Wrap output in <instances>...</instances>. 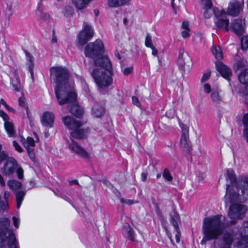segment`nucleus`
<instances>
[{"label":"nucleus","mask_w":248,"mask_h":248,"mask_svg":"<svg viewBox=\"0 0 248 248\" xmlns=\"http://www.w3.org/2000/svg\"><path fill=\"white\" fill-rule=\"evenodd\" d=\"M104 52L103 43L100 39L89 43L84 50L86 57L94 59V64L97 67L91 74L98 86L102 89L108 87L112 81V64L108 56L103 55Z\"/></svg>","instance_id":"1"},{"label":"nucleus","mask_w":248,"mask_h":248,"mask_svg":"<svg viewBox=\"0 0 248 248\" xmlns=\"http://www.w3.org/2000/svg\"><path fill=\"white\" fill-rule=\"evenodd\" d=\"M222 218L221 215H217L204 219L202 226L203 237L201 242V245H205L207 241L216 240L222 235L224 243L226 246L230 247L235 239H239L233 230L225 228L222 222Z\"/></svg>","instance_id":"2"},{"label":"nucleus","mask_w":248,"mask_h":248,"mask_svg":"<svg viewBox=\"0 0 248 248\" xmlns=\"http://www.w3.org/2000/svg\"><path fill=\"white\" fill-rule=\"evenodd\" d=\"M51 74L54 76L57 84L55 94L60 105L73 102L77 99V94L74 91L73 84L68 81L69 72L63 67L53 68Z\"/></svg>","instance_id":"3"},{"label":"nucleus","mask_w":248,"mask_h":248,"mask_svg":"<svg viewBox=\"0 0 248 248\" xmlns=\"http://www.w3.org/2000/svg\"><path fill=\"white\" fill-rule=\"evenodd\" d=\"M224 199L230 203L243 202L248 199V176L242 178L238 182L237 189L235 188V186L226 184Z\"/></svg>","instance_id":"4"},{"label":"nucleus","mask_w":248,"mask_h":248,"mask_svg":"<svg viewBox=\"0 0 248 248\" xmlns=\"http://www.w3.org/2000/svg\"><path fill=\"white\" fill-rule=\"evenodd\" d=\"M0 227V248H17L16 241L12 230L8 228L10 221L7 218H4Z\"/></svg>","instance_id":"5"},{"label":"nucleus","mask_w":248,"mask_h":248,"mask_svg":"<svg viewBox=\"0 0 248 248\" xmlns=\"http://www.w3.org/2000/svg\"><path fill=\"white\" fill-rule=\"evenodd\" d=\"M248 209L247 207L242 204L234 203L229 208L228 215L232 219H241Z\"/></svg>","instance_id":"6"},{"label":"nucleus","mask_w":248,"mask_h":248,"mask_svg":"<svg viewBox=\"0 0 248 248\" xmlns=\"http://www.w3.org/2000/svg\"><path fill=\"white\" fill-rule=\"evenodd\" d=\"M214 15L217 19L215 22L217 29L228 32L229 30V20L223 18V16L226 15L225 12L224 10L215 11Z\"/></svg>","instance_id":"7"},{"label":"nucleus","mask_w":248,"mask_h":248,"mask_svg":"<svg viewBox=\"0 0 248 248\" xmlns=\"http://www.w3.org/2000/svg\"><path fill=\"white\" fill-rule=\"evenodd\" d=\"M20 141L26 148L30 158L33 161H35V154L34 153V147L35 146L34 139L28 137L26 139L23 136L20 137Z\"/></svg>","instance_id":"8"},{"label":"nucleus","mask_w":248,"mask_h":248,"mask_svg":"<svg viewBox=\"0 0 248 248\" xmlns=\"http://www.w3.org/2000/svg\"><path fill=\"white\" fill-rule=\"evenodd\" d=\"M68 147L72 153L80 157L87 159L90 158V154L83 148L79 143L71 140V142L69 143Z\"/></svg>","instance_id":"9"},{"label":"nucleus","mask_w":248,"mask_h":248,"mask_svg":"<svg viewBox=\"0 0 248 248\" xmlns=\"http://www.w3.org/2000/svg\"><path fill=\"white\" fill-rule=\"evenodd\" d=\"M68 147L72 153L80 157L87 159L90 158V154L83 148L79 143L71 140V142L69 143Z\"/></svg>","instance_id":"10"},{"label":"nucleus","mask_w":248,"mask_h":248,"mask_svg":"<svg viewBox=\"0 0 248 248\" xmlns=\"http://www.w3.org/2000/svg\"><path fill=\"white\" fill-rule=\"evenodd\" d=\"M94 31L91 26L84 24L83 28L78 35V43L81 46L85 44L93 36Z\"/></svg>","instance_id":"11"},{"label":"nucleus","mask_w":248,"mask_h":248,"mask_svg":"<svg viewBox=\"0 0 248 248\" xmlns=\"http://www.w3.org/2000/svg\"><path fill=\"white\" fill-rule=\"evenodd\" d=\"M203 92L206 93L210 94V98L214 104H219L222 102V97L220 95L217 89H211V86L208 83H204L203 85Z\"/></svg>","instance_id":"12"},{"label":"nucleus","mask_w":248,"mask_h":248,"mask_svg":"<svg viewBox=\"0 0 248 248\" xmlns=\"http://www.w3.org/2000/svg\"><path fill=\"white\" fill-rule=\"evenodd\" d=\"M17 162L13 157H9L3 167L0 169L1 173L5 175H9L14 172L17 168Z\"/></svg>","instance_id":"13"},{"label":"nucleus","mask_w":248,"mask_h":248,"mask_svg":"<svg viewBox=\"0 0 248 248\" xmlns=\"http://www.w3.org/2000/svg\"><path fill=\"white\" fill-rule=\"evenodd\" d=\"M0 117H2L4 121V127L9 136H14L16 134V130L12 121L2 110H0Z\"/></svg>","instance_id":"14"},{"label":"nucleus","mask_w":248,"mask_h":248,"mask_svg":"<svg viewBox=\"0 0 248 248\" xmlns=\"http://www.w3.org/2000/svg\"><path fill=\"white\" fill-rule=\"evenodd\" d=\"M243 4L236 0H233L230 2L228 7L226 14H228L232 16H235L238 15L242 10Z\"/></svg>","instance_id":"15"},{"label":"nucleus","mask_w":248,"mask_h":248,"mask_svg":"<svg viewBox=\"0 0 248 248\" xmlns=\"http://www.w3.org/2000/svg\"><path fill=\"white\" fill-rule=\"evenodd\" d=\"M62 120L64 125L69 129H77L82 125L81 122L76 120L72 116H65L62 118Z\"/></svg>","instance_id":"16"},{"label":"nucleus","mask_w":248,"mask_h":248,"mask_svg":"<svg viewBox=\"0 0 248 248\" xmlns=\"http://www.w3.org/2000/svg\"><path fill=\"white\" fill-rule=\"evenodd\" d=\"M230 28L238 35H242L245 32V22L241 19H236L232 22Z\"/></svg>","instance_id":"17"},{"label":"nucleus","mask_w":248,"mask_h":248,"mask_svg":"<svg viewBox=\"0 0 248 248\" xmlns=\"http://www.w3.org/2000/svg\"><path fill=\"white\" fill-rule=\"evenodd\" d=\"M55 120V115L53 112H45L41 119V124L43 126L47 128L53 126Z\"/></svg>","instance_id":"18"},{"label":"nucleus","mask_w":248,"mask_h":248,"mask_svg":"<svg viewBox=\"0 0 248 248\" xmlns=\"http://www.w3.org/2000/svg\"><path fill=\"white\" fill-rule=\"evenodd\" d=\"M217 70L219 72L221 76L225 78L229 79L232 76V73L231 69L227 66L223 64L221 62H217L216 63Z\"/></svg>","instance_id":"19"},{"label":"nucleus","mask_w":248,"mask_h":248,"mask_svg":"<svg viewBox=\"0 0 248 248\" xmlns=\"http://www.w3.org/2000/svg\"><path fill=\"white\" fill-rule=\"evenodd\" d=\"M227 184H230L231 186H235V188L238 189V183L245 176L242 177L238 181L236 180V175L234 171L231 169H228L227 170Z\"/></svg>","instance_id":"20"},{"label":"nucleus","mask_w":248,"mask_h":248,"mask_svg":"<svg viewBox=\"0 0 248 248\" xmlns=\"http://www.w3.org/2000/svg\"><path fill=\"white\" fill-rule=\"evenodd\" d=\"M234 60L233 69L235 71L248 66L247 61L243 58L241 57L238 54L235 55Z\"/></svg>","instance_id":"21"},{"label":"nucleus","mask_w":248,"mask_h":248,"mask_svg":"<svg viewBox=\"0 0 248 248\" xmlns=\"http://www.w3.org/2000/svg\"><path fill=\"white\" fill-rule=\"evenodd\" d=\"M190 61V58L188 54L184 50H181L178 58V64L182 68H183L186 64Z\"/></svg>","instance_id":"22"},{"label":"nucleus","mask_w":248,"mask_h":248,"mask_svg":"<svg viewBox=\"0 0 248 248\" xmlns=\"http://www.w3.org/2000/svg\"><path fill=\"white\" fill-rule=\"evenodd\" d=\"M105 112L104 108L98 104H95L93 107L92 110V115L96 118H100L103 116Z\"/></svg>","instance_id":"23"},{"label":"nucleus","mask_w":248,"mask_h":248,"mask_svg":"<svg viewBox=\"0 0 248 248\" xmlns=\"http://www.w3.org/2000/svg\"><path fill=\"white\" fill-rule=\"evenodd\" d=\"M69 111L77 117H80L83 114V109L78 104H74L70 108Z\"/></svg>","instance_id":"24"},{"label":"nucleus","mask_w":248,"mask_h":248,"mask_svg":"<svg viewBox=\"0 0 248 248\" xmlns=\"http://www.w3.org/2000/svg\"><path fill=\"white\" fill-rule=\"evenodd\" d=\"M72 3L78 10L85 8L91 0H72Z\"/></svg>","instance_id":"25"},{"label":"nucleus","mask_w":248,"mask_h":248,"mask_svg":"<svg viewBox=\"0 0 248 248\" xmlns=\"http://www.w3.org/2000/svg\"><path fill=\"white\" fill-rule=\"evenodd\" d=\"M124 230L127 234V238L131 241H135V232L130 225L126 223L124 226Z\"/></svg>","instance_id":"26"},{"label":"nucleus","mask_w":248,"mask_h":248,"mask_svg":"<svg viewBox=\"0 0 248 248\" xmlns=\"http://www.w3.org/2000/svg\"><path fill=\"white\" fill-rule=\"evenodd\" d=\"M238 79L240 83L248 86V69L242 70L238 76Z\"/></svg>","instance_id":"27"},{"label":"nucleus","mask_w":248,"mask_h":248,"mask_svg":"<svg viewBox=\"0 0 248 248\" xmlns=\"http://www.w3.org/2000/svg\"><path fill=\"white\" fill-rule=\"evenodd\" d=\"M27 57V60L28 62V65L29 70L31 73V78L33 79L34 78V74L33 71V68L34 67L33 64V57L28 52L26 53Z\"/></svg>","instance_id":"28"},{"label":"nucleus","mask_w":248,"mask_h":248,"mask_svg":"<svg viewBox=\"0 0 248 248\" xmlns=\"http://www.w3.org/2000/svg\"><path fill=\"white\" fill-rule=\"evenodd\" d=\"M130 0H108V4L111 7H117L126 4Z\"/></svg>","instance_id":"29"},{"label":"nucleus","mask_w":248,"mask_h":248,"mask_svg":"<svg viewBox=\"0 0 248 248\" xmlns=\"http://www.w3.org/2000/svg\"><path fill=\"white\" fill-rule=\"evenodd\" d=\"M180 144L182 148L188 152L191 149V146L188 142V136L183 135L181 137Z\"/></svg>","instance_id":"30"},{"label":"nucleus","mask_w":248,"mask_h":248,"mask_svg":"<svg viewBox=\"0 0 248 248\" xmlns=\"http://www.w3.org/2000/svg\"><path fill=\"white\" fill-rule=\"evenodd\" d=\"M211 51L217 59L220 60L223 58L222 51L219 46H213L211 48Z\"/></svg>","instance_id":"31"},{"label":"nucleus","mask_w":248,"mask_h":248,"mask_svg":"<svg viewBox=\"0 0 248 248\" xmlns=\"http://www.w3.org/2000/svg\"><path fill=\"white\" fill-rule=\"evenodd\" d=\"M8 186L13 191H16L21 187L22 184L18 181L16 180H10L7 183Z\"/></svg>","instance_id":"32"},{"label":"nucleus","mask_w":248,"mask_h":248,"mask_svg":"<svg viewBox=\"0 0 248 248\" xmlns=\"http://www.w3.org/2000/svg\"><path fill=\"white\" fill-rule=\"evenodd\" d=\"M5 3V11L9 15H12L14 11V3L13 0H4Z\"/></svg>","instance_id":"33"},{"label":"nucleus","mask_w":248,"mask_h":248,"mask_svg":"<svg viewBox=\"0 0 248 248\" xmlns=\"http://www.w3.org/2000/svg\"><path fill=\"white\" fill-rule=\"evenodd\" d=\"M74 131L71 133V136L76 139H80L82 138L85 134L83 129L78 128L73 130Z\"/></svg>","instance_id":"34"},{"label":"nucleus","mask_w":248,"mask_h":248,"mask_svg":"<svg viewBox=\"0 0 248 248\" xmlns=\"http://www.w3.org/2000/svg\"><path fill=\"white\" fill-rule=\"evenodd\" d=\"M120 194L117 196L120 201V202L124 205H131L134 204H137L139 202V201L138 200H134L132 199H124L120 196Z\"/></svg>","instance_id":"35"},{"label":"nucleus","mask_w":248,"mask_h":248,"mask_svg":"<svg viewBox=\"0 0 248 248\" xmlns=\"http://www.w3.org/2000/svg\"><path fill=\"white\" fill-rule=\"evenodd\" d=\"M171 222L174 226L175 230H177L178 228V223L179 222V217L178 214L174 212L171 215Z\"/></svg>","instance_id":"36"},{"label":"nucleus","mask_w":248,"mask_h":248,"mask_svg":"<svg viewBox=\"0 0 248 248\" xmlns=\"http://www.w3.org/2000/svg\"><path fill=\"white\" fill-rule=\"evenodd\" d=\"M15 194L16 200V206L17 208H19L25 195V193L23 191H18Z\"/></svg>","instance_id":"37"},{"label":"nucleus","mask_w":248,"mask_h":248,"mask_svg":"<svg viewBox=\"0 0 248 248\" xmlns=\"http://www.w3.org/2000/svg\"><path fill=\"white\" fill-rule=\"evenodd\" d=\"M74 13V10L73 7L67 6L64 8L63 14L65 16H70Z\"/></svg>","instance_id":"38"},{"label":"nucleus","mask_w":248,"mask_h":248,"mask_svg":"<svg viewBox=\"0 0 248 248\" xmlns=\"http://www.w3.org/2000/svg\"><path fill=\"white\" fill-rule=\"evenodd\" d=\"M203 9L204 10L203 15L204 17L206 18H210L212 16V14L213 13L214 14L215 11L219 10L218 9L212 10V8H203Z\"/></svg>","instance_id":"39"},{"label":"nucleus","mask_w":248,"mask_h":248,"mask_svg":"<svg viewBox=\"0 0 248 248\" xmlns=\"http://www.w3.org/2000/svg\"><path fill=\"white\" fill-rule=\"evenodd\" d=\"M16 83L15 84H14V83H13L12 81H11V83L13 84V86L14 88V89L16 91L19 92L21 88V83H20V81L18 76L16 75Z\"/></svg>","instance_id":"40"},{"label":"nucleus","mask_w":248,"mask_h":248,"mask_svg":"<svg viewBox=\"0 0 248 248\" xmlns=\"http://www.w3.org/2000/svg\"><path fill=\"white\" fill-rule=\"evenodd\" d=\"M145 45L146 46L149 47V48L154 46L152 43L151 36L149 34H148L146 36L145 41Z\"/></svg>","instance_id":"41"},{"label":"nucleus","mask_w":248,"mask_h":248,"mask_svg":"<svg viewBox=\"0 0 248 248\" xmlns=\"http://www.w3.org/2000/svg\"><path fill=\"white\" fill-rule=\"evenodd\" d=\"M163 177L169 181H171L172 180V176L171 175L168 170L167 169H165L164 170L163 173Z\"/></svg>","instance_id":"42"},{"label":"nucleus","mask_w":248,"mask_h":248,"mask_svg":"<svg viewBox=\"0 0 248 248\" xmlns=\"http://www.w3.org/2000/svg\"><path fill=\"white\" fill-rule=\"evenodd\" d=\"M242 46L243 48H248V36H244L241 39Z\"/></svg>","instance_id":"43"},{"label":"nucleus","mask_w":248,"mask_h":248,"mask_svg":"<svg viewBox=\"0 0 248 248\" xmlns=\"http://www.w3.org/2000/svg\"><path fill=\"white\" fill-rule=\"evenodd\" d=\"M204 5L203 8H212V3L211 0H201Z\"/></svg>","instance_id":"44"},{"label":"nucleus","mask_w":248,"mask_h":248,"mask_svg":"<svg viewBox=\"0 0 248 248\" xmlns=\"http://www.w3.org/2000/svg\"><path fill=\"white\" fill-rule=\"evenodd\" d=\"M13 145L15 147V150L19 153H22L23 149L21 146L15 140L13 141Z\"/></svg>","instance_id":"45"},{"label":"nucleus","mask_w":248,"mask_h":248,"mask_svg":"<svg viewBox=\"0 0 248 248\" xmlns=\"http://www.w3.org/2000/svg\"><path fill=\"white\" fill-rule=\"evenodd\" d=\"M9 158L8 154L3 151H0V163L2 162L4 160Z\"/></svg>","instance_id":"46"},{"label":"nucleus","mask_w":248,"mask_h":248,"mask_svg":"<svg viewBox=\"0 0 248 248\" xmlns=\"http://www.w3.org/2000/svg\"><path fill=\"white\" fill-rule=\"evenodd\" d=\"M104 184L108 187H109L110 189H112L113 192L116 193L117 196H118L120 195V193L117 191L116 189H113V187L111 185V184L108 181H105L104 182Z\"/></svg>","instance_id":"47"},{"label":"nucleus","mask_w":248,"mask_h":248,"mask_svg":"<svg viewBox=\"0 0 248 248\" xmlns=\"http://www.w3.org/2000/svg\"><path fill=\"white\" fill-rule=\"evenodd\" d=\"M210 77V72H208V73H204L202 78H201V82L202 83H204L205 82V81H206L207 80H208L209 78Z\"/></svg>","instance_id":"48"},{"label":"nucleus","mask_w":248,"mask_h":248,"mask_svg":"<svg viewBox=\"0 0 248 248\" xmlns=\"http://www.w3.org/2000/svg\"><path fill=\"white\" fill-rule=\"evenodd\" d=\"M8 208V205L6 203L0 201V212L2 213L6 210Z\"/></svg>","instance_id":"49"},{"label":"nucleus","mask_w":248,"mask_h":248,"mask_svg":"<svg viewBox=\"0 0 248 248\" xmlns=\"http://www.w3.org/2000/svg\"><path fill=\"white\" fill-rule=\"evenodd\" d=\"M181 128H182V131L183 133V135L188 136V128L187 126L185 124H182L181 125Z\"/></svg>","instance_id":"50"},{"label":"nucleus","mask_w":248,"mask_h":248,"mask_svg":"<svg viewBox=\"0 0 248 248\" xmlns=\"http://www.w3.org/2000/svg\"><path fill=\"white\" fill-rule=\"evenodd\" d=\"M133 70V67H128L127 68H125L123 70V74L127 76L129 75Z\"/></svg>","instance_id":"51"},{"label":"nucleus","mask_w":248,"mask_h":248,"mask_svg":"<svg viewBox=\"0 0 248 248\" xmlns=\"http://www.w3.org/2000/svg\"><path fill=\"white\" fill-rule=\"evenodd\" d=\"M16 173L19 179H22L23 177V170L21 168H18L17 169Z\"/></svg>","instance_id":"52"},{"label":"nucleus","mask_w":248,"mask_h":248,"mask_svg":"<svg viewBox=\"0 0 248 248\" xmlns=\"http://www.w3.org/2000/svg\"><path fill=\"white\" fill-rule=\"evenodd\" d=\"M141 95L145 98H148L149 96V91L145 88H143L141 91Z\"/></svg>","instance_id":"53"},{"label":"nucleus","mask_w":248,"mask_h":248,"mask_svg":"<svg viewBox=\"0 0 248 248\" xmlns=\"http://www.w3.org/2000/svg\"><path fill=\"white\" fill-rule=\"evenodd\" d=\"M190 30H183V31H182V35L183 38H186L189 36L190 33H189Z\"/></svg>","instance_id":"54"},{"label":"nucleus","mask_w":248,"mask_h":248,"mask_svg":"<svg viewBox=\"0 0 248 248\" xmlns=\"http://www.w3.org/2000/svg\"><path fill=\"white\" fill-rule=\"evenodd\" d=\"M132 103L134 105L137 106V107H140V104L138 98L136 96H133L132 97Z\"/></svg>","instance_id":"55"},{"label":"nucleus","mask_w":248,"mask_h":248,"mask_svg":"<svg viewBox=\"0 0 248 248\" xmlns=\"http://www.w3.org/2000/svg\"><path fill=\"white\" fill-rule=\"evenodd\" d=\"M0 103H1L8 110H12L13 109L11 108L6 103V102L3 99H1L0 100Z\"/></svg>","instance_id":"56"},{"label":"nucleus","mask_w":248,"mask_h":248,"mask_svg":"<svg viewBox=\"0 0 248 248\" xmlns=\"http://www.w3.org/2000/svg\"><path fill=\"white\" fill-rule=\"evenodd\" d=\"M152 49V54L154 56L156 57L158 54V50L155 46L150 47Z\"/></svg>","instance_id":"57"},{"label":"nucleus","mask_w":248,"mask_h":248,"mask_svg":"<svg viewBox=\"0 0 248 248\" xmlns=\"http://www.w3.org/2000/svg\"><path fill=\"white\" fill-rule=\"evenodd\" d=\"M19 104L21 107H25L26 106L25 99L23 97H20L18 100Z\"/></svg>","instance_id":"58"},{"label":"nucleus","mask_w":248,"mask_h":248,"mask_svg":"<svg viewBox=\"0 0 248 248\" xmlns=\"http://www.w3.org/2000/svg\"><path fill=\"white\" fill-rule=\"evenodd\" d=\"M182 28L183 30H190L189 28V23L187 21H184L182 23Z\"/></svg>","instance_id":"59"},{"label":"nucleus","mask_w":248,"mask_h":248,"mask_svg":"<svg viewBox=\"0 0 248 248\" xmlns=\"http://www.w3.org/2000/svg\"><path fill=\"white\" fill-rule=\"evenodd\" d=\"M243 122L245 125H248V113L244 115Z\"/></svg>","instance_id":"60"},{"label":"nucleus","mask_w":248,"mask_h":248,"mask_svg":"<svg viewBox=\"0 0 248 248\" xmlns=\"http://www.w3.org/2000/svg\"><path fill=\"white\" fill-rule=\"evenodd\" d=\"M51 42L52 44H55L57 42V38L56 35H55V33L54 32V31H53V34H52V38L51 40Z\"/></svg>","instance_id":"61"},{"label":"nucleus","mask_w":248,"mask_h":248,"mask_svg":"<svg viewBox=\"0 0 248 248\" xmlns=\"http://www.w3.org/2000/svg\"><path fill=\"white\" fill-rule=\"evenodd\" d=\"M13 223L15 226L18 228L19 226V220L15 217H13Z\"/></svg>","instance_id":"62"},{"label":"nucleus","mask_w":248,"mask_h":248,"mask_svg":"<svg viewBox=\"0 0 248 248\" xmlns=\"http://www.w3.org/2000/svg\"><path fill=\"white\" fill-rule=\"evenodd\" d=\"M176 234H175V240L177 243H179L180 242V233L179 232V228H178L177 230H175Z\"/></svg>","instance_id":"63"},{"label":"nucleus","mask_w":248,"mask_h":248,"mask_svg":"<svg viewBox=\"0 0 248 248\" xmlns=\"http://www.w3.org/2000/svg\"><path fill=\"white\" fill-rule=\"evenodd\" d=\"M244 136L246 141L248 142V126L244 129Z\"/></svg>","instance_id":"64"}]
</instances>
